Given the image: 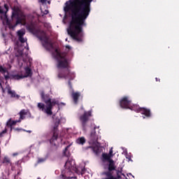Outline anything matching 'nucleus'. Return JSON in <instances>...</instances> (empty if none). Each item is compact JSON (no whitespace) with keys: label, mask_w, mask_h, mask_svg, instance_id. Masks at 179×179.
<instances>
[{"label":"nucleus","mask_w":179,"mask_h":179,"mask_svg":"<svg viewBox=\"0 0 179 179\" xmlns=\"http://www.w3.org/2000/svg\"><path fill=\"white\" fill-rule=\"evenodd\" d=\"M53 57L57 60V68L59 69L68 67L69 63L66 58H65V54L61 53L59 49H55Z\"/></svg>","instance_id":"0eeeda50"},{"label":"nucleus","mask_w":179,"mask_h":179,"mask_svg":"<svg viewBox=\"0 0 179 179\" xmlns=\"http://www.w3.org/2000/svg\"><path fill=\"white\" fill-rule=\"evenodd\" d=\"M90 115H92V112L89 111V112H84L83 115L80 117V121L82 122L83 125H85V124H86Z\"/></svg>","instance_id":"9b49d317"},{"label":"nucleus","mask_w":179,"mask_h":179,"mask_svg":"<svg viewBox=\"0 0 179 179\" xmlns=\"http://www.w3.org/2000/svg\"><path fill=\"white\" fill-rule=\"evenodd\" d=\"M63 104V106H65V103H62Z\"/></svg>","instance_id":"473e14b6"},{"label":"nucleus","mask_w":179,"mask_h":179,"mask_svg":"<svg viewBox=\"0 0 179 179\" xmlns=\"http://www.w3.org/2000/svg\"><path fill=\"white\" fill-rule=\"evenodd\" d=\"M41 96L45 104L43 103H38L37 105L38 108L48 115H52V107H54L55 104H58V101L48 98V95H45L44 92H41Z\"/></svg>","instance_id":"20e7f679"},{"label":"nucleus","mask_w":179,"mask_h":179,"mask_svg":"<svg viewBox=\"0 0 179 179\" xmlns=\"http://www.w3.org/2000/svg\"><path fill=\"white\" fill-rule=\"evenodd\" d=\"M68 149V147L67 148H66V150Z\"/></svg>","instance_id":"f704fd0d"},{"label":"nucleus","mask_w":179,"mask_h":179,"mask_svg":"<svg viewBox=\"0 0 179 179\" xmlns=\"http://www.w3.org/2000/svg\"><path fill=\"white\" fill-rule=\"evenodd\" d=\"M65 170L62 172V178H73L72 176V173L73 171H76V165L75 164V160L73 159H68V161L65 163L64 165Z\"/></svg>","instance_id":"423d86ee"},{"label":"nucleus","mask_w":179,"mask_h":179,"mask_svg":"<svg viewBox=\"0 0 179 179\" xmlns=\"http://www.w3.org/2000/svg\"><path fill=\"white\" fill-rule=\"evenodd\" d=\"M28 132H31V131H28Z\"/></svg>","instance_id":"c9c22d12"},{"label":"nucleus","mask_w":179,"mask_h":179,"mask_svg":"<svg viewBox=\"0 0 179 179\" xmlns=\"http://www.w3.org/2000/svg\"><path fill=\"white\" fill-rule=\"evenodd\" d=\"M120 107H122V108L134 110V111H137V113H141L145 115V117H150V110L145 108H138L136 105L131 106V100H129L127 96H124L120 100Z\"/></svg>","instance_id":"39448f33"},{"label":"nucleus","mask_w":179,"mask_h":179,"mask_svg":"<svg viewBox=\"0 0 179 179\" xmlns=\"http://www.w3.org/2000/svg\"><path fill=\"white\" fill-rule=\"evenodd\" d=\"M127 159H128L129 161L132 162V159H131V157H127Z\"/></svg>","instance_id":"c85d7f7f"},{"label":"nucleus","mask_w":179,"mask_h":179,"mask_svg":"<svg viewBox=\"0 0 179 179\" xmlns=\"http://www.w3.org/2000/svg\"><path fill=\"white\" fill-rule=\"evenodd\" d=\"M15 131H22V129H15Z\"/></svg>","instance_id":"7c9ffc66"},{"label":"nucleus","mask_w":179,"mask_h":179,"mask_svg":"<svg viewBox=\"0 0 179 179\" xmlns=\"http://www.w3.org/2000/svg\"><path fill=\"white\" fill-rule=\"evenodd\" d=\"M1 89L3 93H5L6 90H7L8 94H10L12 99H19L20 96L14 90H12L10 87L7 86L6 89H3V87H1Z\"/></svg>","instance_id":"9d476101"},{"label":"nucleus","mask_w":179,"mask_h":179,"mask_svg":"<svg viewBox=\"0 0 179 179\" xmlns=\"http://www.w3.org/2000/svg\"><path fill=\"white\" fill-rule=\"evenodd\" d=\"M38 2H41V3H45L47 0H38Z\"/></svg>","instance_id":"a878e982"},{"label":"nucleus","mask_w":179,"mask_h":179,"mask_svg":"<svg viewBox=\"0 0 179 179\" xmlns=\"http://www.w3.org/2000/svg\"><path fill=\"white\" fill-rule=\"evenodd\" d=\"M3 163H10V159L8 157H5Z\"/></svg>","instance_id":"aec40b11"},{"label":"nucleus","mask_w":179,"mask_h":179,"mask_svg":"<svg viewBox=\"0 0 179 179\" xmlns=\"http://www.w3.org/2000/svg\"><path fill=\"white\" fill-rule=\"evenodd\" d=\"M43 15H48V10H45V11H42Z\"/></svg>","instance_id":"bb28decb"},{"label":"nucleus","mask_w":179,"mask_h":179,"mask_svg":"<svg viewBox=\"0 0 179 179\" xmlns=\"http://www.w3.org/2000/svg\"><path fill=\"white\" fill-rule=\"evenodd\" d=\"M102 157L105 159V160H108V162H110V160H111L110 159V156L108 154H103L102 155Z\"/></svg>","instance_id":"6ab92c4d"},{"label":"nucleus","mask_w":179,"mask_h":179,"mask_svg":"<svg viewBox=\"0 0 179 179\" xmlns=\"http://www.w3.org/2000/svg\"><path fill=\"white\" fill-rule=\"evenodd\" d=\"M63 104V106H65V103H62Z\"/></svg>","instance_id":"72a5a7b5"},{"label":"nucleus","mask_w":179,"mask_h":179,"mask_svg":"<svg viewBox=\"0 0 179 179\" xmlns=\"http://www.w3.org/2000/svg\"><path fill=\"white\" fill-rule=\"evenodd\" d=\"M8 132V130L5 129L3 131L0 133V138L3 136V134H6Z\"/></svg>","instance_id":"4be33fe9"},{"label":"nucleus","mask_w":179,"mask_h":179,"mask_svg":"<svg viewBox=\"0 0 179 179\" xmlns=\"http://www.w3.org/2000/svg\"><path fill=\"white\" fill-rule=\"evenodd\" d=\"M93 0H70L66 3L64 10L72 12V20L67 29L68 34L76 41H82L85 20L90 13V3Z\"/></svg>","instance_id":"f257e3e1"},{"label":"nucleus","mask_w":179,"mask_h":179,"mask_svg":"<svg viewBox=\"0 0 179 179\" xmlns=\"http://www.w3.org/2000/svg\"><path fill=\"white\" fill-rule=\"evenodd\" d=\"M22 120L20 119H19L18 120H12L11 119L8 120L6 125L8 127H13V125H16V124H17V122H20Z\"/></svg>","instance_id":"ddd939ff"},{"label":"nucleus","mask_w":179,"mask_h":179,"mask_svg":"<svg viewBox=\"0 0 179 179\" xmlns=\"http://www.w3.org/2000/svg\"><path fill=\"white\" fill-rule=\"evenodd\" d=\"M29 76H31V69H30L29 67H27L25 69V75L22 78H29Z\"/></svg>","instance_id":"f3484780"},{"label":"nucleus","mask_w":179,"mask_h":179,"mask_svg":"<svg viewBox=\"0 0 179 179\" xmlns=\"http://www.w3.org/2000/svg\"><path fill=\"white\" fill-rule=\"evenodd\" d=\"M156 80H157V78H156Z\"/></svg>","instance_id":"e433bc0d"},{"label":"nucleus","mask_w":179,"mask_h":179,"mask_svg":"<svg viewBox=\"0 0 179 179\" xmlns=\"http://www.w3.org/2000/svg\"><path fill=\"white\" fill-rule=\"evenodd\" d=\"M66 48H69V49H71V46H69V45H66Z\"/></svg>","instance_id":"c756f323"},{"label":"nucleus","mask_w":179,"mask_h":179,"mask_svg":"<svg viewBox=\"0 0 179 179\" xmlns=\"http://www.w3.org/2000/svg\"><path fill=\"white\" fill-rule=\"evenodd\" d=\"M108 155L110 157H113V156H114V154H113V148L110 149Z\"/></svg>","instance_id":"5701e85b"},{"label":"nucleus","mask_w":179,"mask_h":179,"mask_svg":"<svg viewBox=\"0 0 179 179\" xmlns=\"http://www.w3.org/2000/svg\"><path fill=\"white\" fill-rule=\"evenodd\" d=\"M80 96V93L79 92H72V98L73 99L74 103H78V99Z\"/></svg>","instance_id":"2eb2a0df"},{"label":"nucleus","mask_w":179,"mask_h":179,"mask_svg":"<svg viewBox=\"0 0 179 179\" xmlns=\"http://www.w3.org/2000/svg\"><path fill=\"white\" fill-rule=\"evenodd\" d=\"M6 12H8V6L6 4L4 5L3 8L0 6V20L8 29H15L17 24H24V22L29 19V16L25 15L19 7H14L13 8L11 21L8 20Z\"/></svg>","instance_id":"f03ea898"},{"label":"nucleus","mask_w":179,"mask_h":179,"mask_svg":"<svg viewBox=\"0 0 179 179\" xmlns=\"http://www.w3.org/2000/svg\"><path fill=\"white\" fill-rule=\"evenodd\" d=\"M109 171H113V170H115V162L113 159H109V166H108Z\"/></svg>","instance_id":"4468645a"},{"label":"nucleus","mask_w":179,"mask_h":179,"mask_svg":"<svg viewBox=\"0 0 179 179\" xmlns=\"http://www.w3.org/2000/svg\"><path fill=\"white\" fill-rule=\"evenodd\" d=\"M58 78L59 79H69V80H72L75 78V74L72 73H69L67 76H64V73H59L58 74Z\"/></svg>","instance_id":"f8f14e48"},{"label":"nucleus","mask_w":179,"mask_h":179,"mask_svg":"<svg viewBox=\"0 0 179 179\" xmlns=\"http://www.w3.org/2000/svg\"><path fill=\"white\" fill-rule=\"evenodd\" d=\"M86 142V139H85V137L78 138L76 140V143H78V145H83Z\"/></svg>","instance_id":"a211bd4d"},{"label":"nucleus","mask_w":179,"mask_h":179,"mask_svg":"<svg viewBox=\"0 0 179 179\" xmlns=\"http://www.w3.org/2000/svg\"><path fill=\"white\" fill-rule=\"evenodd\" d=\"M28 110H26L24 109H22L19 113L20 114V120L22 121V120H24V115H27Z\"/></svg>","instance_id":"dca6fc26"},{"label":"nucleus","mask_w":179,"mask_h":179,"mask_svg":"<svg viewBox=\"0 0 179 179\" xmlns=\"http://www.w3.org/2000/svg\"><path fill=\"white\" fill-rule=\"evenodd\" d=\"M96 132H94L91 134V138L94 139L96 141V136H95Z\"/></svg>","instance_id":"393cba45"},{"label":"nucleus","mask_w":179,"mask_h":179,"mask_svg":"<svg viewBox=\"0 0 179 179\" xmlns=\"http://www.w3.org/2000/svg\"><path fill=\"white\" fill-rule=\"evenodd\" d=\"M58 125H59V119L56 120L55 126L53 127V131H54L53 136H52V138L50 139V143L52 145V143H54V142H55V141L58 138V133L57 132V129L58 128Z\"/></svg>","instance_id":"1a4fd4ad"},{"label":"nucleus","mask_w":179,"mask_h":179,"mask_svg":"<svg viewBox=\"0 0 179 179\" xmlns=\"http://www.w3.org/2000/svg\"><path fill=\"white\" fill-rule=\"evenodd\" d=\"M40 33L41 34V36H39L38 38L41 41L43 47L49 51H51V50H52V43H51V41L47 38L45 32L41 31Z\"/></svg>","instance_id":"6e6552de"},{"label":"nucleus","mask_w":179,"mask_h":179,"mask_svg":"<svg viewBox=\"0 0 179 179\" xmlns=\"http://www.w3.org/2000/svg\"><path fill=\"white\" fill-rule=\"evenodd\" d=\"M0 72H1V73H6V69L2 66H0Z\"/></svg>","instance_id":"412c9836"},{"label":"nucleus","mask_w":179,"mask_h":179,"mask_svg":"<svg viewBox=\"0 0 179 179\" xmlns=\"http://www.w3.org/2000/svg\"><path fill=\"white\" fill-rule=\"evenodd\" d=\"M26 34L24 29H20L17 31L20 43L15 45V57H27V53H23V51H29V45H27V39L23 38V35Z\"/></svg>","instance_id":"7ed1b4c3"},{"label":"nucleus","mask_w":179,"mask_h":179,"mask_svg":"<svg viewBox=\"0 0 179 179\" xmlns=\"http://www.w3.org/2000/svg\"><path fill=\"white\" fill-rule=\"evenodd\" d=\"M69 85L70 87H72L71 85V82H69Z\"/></svg>","instance_id":"2f4dec72"},{"label":"nucleus","mask_w":179,"mask_h":179,"mask_svg":"<svg viewBox=\"0 0 179 179\" xmlns=\"http://www.w3.org/2000/svg\"><path fill=\"white\" fill-rule=\"evenodd\" d=\"M43 162H45V159L44 158H39L38 159V163H43Z\"/></svg>","instance_id":"b1692460"},{"label":"nucleus","mask_w":179,"mask_h":179,"mask_svg":"<svg viewBox=\"0 0 179 179\" xmlns=\"http://www.w3.org/2000/svg\"><path fill=\"white\" fill-rule=\"evenodd\" d=\"M18 155H19V153L15 152V153L13 154V156H17Z\"/></svg>","instance_id":"cd10ccee"}]
</instances>
